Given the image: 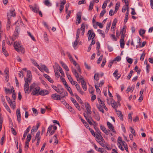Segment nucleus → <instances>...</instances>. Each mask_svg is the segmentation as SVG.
<instances>
[{
  "label": "nucleus",
  "mask_w": 153,
  "mask_h": 153,
  "mask_svg": "<svg viewBox=\"0 0 153 153\" xmlns=\"http://www.w3.org/2000/svg\"><path fill=\"white\" fill-rule=\"evenodd\" d=\"M97 100L99 104H97V107L100 111L103 113H104V111L103 109V107L105 106V105L103 102L102 101L100 98H98Z\"/></svg>",
  "instance_id": "obj_1"
},
{
  "label": "nucleus",
  "mask_w": 153,
  "mask_h": 153,
  "mask_svg": "<svg viewBox=\"0 0 153 153\" xmlns=\"http://www.w3.org/2000/svg\"><path fill=\"white\" fill-rule=\"evenodd\" d=\"M14 46L16 51L18 52H24V48L19 42H15L14 44Z\"/></svg>",
  "instance_id": "obj_2"
},
{
  "label": "nucleus",
  "mask_w": 153,
  "mask_h": 153,
  "mask_svg": "<svg viewBox=\"0 0 153 153\" xmlns=\"http://www.w3.org/2000/svg\"><path fill=\"white\" fill-rule=\"evenodd\" d=\"M118 144L119 148L122 151L124 150V148L123 147V146L127 152L128 151V149L127 145L126 143L124 141H121V142H119Z\"/></svg>",
  "instance_id": "obj_3"
},
{
  "label": "nucleus",
  "mask_w": 153,
  "mask_h": 153,
  "mask_svg": "<svg viewBox=\"0 0 153 153\" xmlns=\"http://www.w3.org/2000/svg\"><path fill=\"white\" fill-rule=\"evenodd\" d=\"M72 71L78 81L79 80L81 82V81H83V80L84 81V80L82 76H81V75L79 76V75L77 72L76 70L74 69L73 68H72Z\"/></svg>",
  "instance_id": "obj_4"
},
{
  "label": "nucleus",
  "mask_w": 153,
  "mask_h": 153,
  "mask_svg": "<svg viewBox=\"0 0 153 153\" xmlns=\"http://www.w3.org/2000/svg\"><path fill=\"white\" fill-rule=\"evenodd\" d=\"M16 16V14L14 9L10 10V12L7 13V20H10L11 19V16L15 17Z\"/></svg>",
  "instance_id": "obj_5"
},
{
  "label": "nucleus",
  "mask_w": 153,
  "mask_h": 153,
  "mask_svg": "<svg viewBox=\"0 0 153 153\" xmlns=\"http://www.w3.org/2000/svg\"><path fill=\"white\" fill-rule=\"evenodd\" d=\"M40 131H38L36 134L35 139H33L32 140V142L33 143L34 142L35 140H37V142L36 143V145L37 146H38V145H39V144L40 140V139H41V137L40 136Z\"/></svg>",
  "instance_id": "obj_6"
},
{
  "label": "nucleus",
  "mask_w": 153,
  "mask_h": 153,
  "mask_svg": "<svg viewBox=\"0 0 153 153\" xmlns=\"http://www.w3.org/2000/svg\"><path fill=\"white\" fill-rule=\"evenodd\" d=\"M85 105L87 110V111L86 112V114L89 116V115H90L91 113V106L89 103L88 102L85 103Z\"/></svg>",
  "instance_id": "obj_7"
},
{
  "label": "nucleus",
  "mask_w": 153,
  "mask_h": 153,
  "mask_svg": "<svg viewBox=\"0 0 153 153\" xmlns=\"http://www.w3.org/2000/svg\"><path fill=\"white\" fill-rule=\"evenodd\" d=\"M88 34L89 36L88 37V40L89 41H90L91 39L92 40L95 37V34L93 32L92 30H89L88 31Z\"/></svg>",
  "instance_id": "obj_8"
},
{
  "label": "nucleus",
  "mask_w": 153,
  "mask_h": 153,
  "mask_svg": "<svg viewBox=\"0 0 153 153\" xmlns=\"http://www.w3.org/2000/svg\"><path fill=\"white\" fill-rule=\"evenodd\" d=\"M29 82L25 81V83L24 85V90L25 93H30V90H29Z\"/></svg>",
  "instance_id": "obj_9"
},
{
  "label": "nucleus",
  "mask_w": 153,
  "mask_h": 153,
  "mask_svg": "<svg viewBox=\"0 0 153 153\" xmlns=\"http://www.w3.org/2000/svg\"><path fill=\"white\" fill-rule=\"evenodd\" d=\"M27 78L26 79L25 78V81L28 82H29V83H30L32 79L31 72L29 70L27 71Z\"/></svg>",
  "instance_id": "obj_10"
},
{
  "label": "nucleus",
  "mask_w": 153,
  "mask_h": 153,
  "mask_svg": "<svg viewBox=\"0 0 153 153\" xmlns=\"http://www.w3.org/2000/svg\"><path fill=\"white\" fill-rule=\"evenodd\" d=\"M83 115L86 120L89 123V124L91 125H92L93 123L90 120H91L92 121V118L90 115H89V116L88 115H86L85 113H83Z\"/></svg>",
  "instance_id": "obj_11"
},
{
  "label": "nucleus",
  "mask_w": 153,
  "mask_h": 153,
  "mask_svg": "<svg viewBox=\"0 0 153 153\" xmlns=\"http://www.w3.org/2000/svg\"><path fill=\"white\" fill-rule=\"evenodd\" d=\"M40 88L39 86H36L32 91L31 95H38L40 90Z\"/></svg>",
  "instance_id": "obj_12"
},
{
  "label": "nucleus",
  "mask_w": 153,
  "mask_h": 153,
  "mask_svg": "<svg viewBox=\"0 0 153 153\" xmlns=\"http://www.w3.org/2000/svg\"><path fill=\"white\" fill-rule=\"evenodd\" d=\"M38 68L41 72H43V71L44 70L47 73H49L48 69L45 65H42L40 66H39V67H38Z\"/></svg>",
  "instance_id": "obj_13"
},
{
  "label": "nucleus",
  "mask_w": 153,
  "mask_h": 153,
  "mask_svg": "<svg viewBox=\"0 0 153 153\" xmlns=\"http://www.w3.org/2000/svg\"><path fill=\"white\" fill-rule=\"evenodd\" d=\"M5 41L4 40H3L2 41V50L4 54L6 56H7L8 55L7 51L5 50Z\"/></svg>",
  "instance_id": "obj_14"
},
{
  "label": "nucleus",
  "mask_w": 153,
  "mask_h": 153,
  "mask_svg": "<svg viewBox=\"0 0 153 153\" xmlns=\"http://www.w3.org/2000/svg\"><path fill=\"white\" fill-rule=\"evenodd\" d=\"M20 29V27L19 26H17L16 27L15 32L13 34V37H16L18 36Z\"/></svg>",
  "instance_id": "obj_15"
},
{
  "label": "nucleus",
  "mask_w": 153,
  "mask_h": 153,
  "mask_svg": "<svg viewBox=\"0 0 153 153\" xmlns=\"http://www.w3.org/2000/svg\"><path fill=\"white\" fill-rule=\"evenodd\" d=\"M29 7L30 9L32 10L33 12L35 13H37L39 11V9L38 6L36 4L35 5V6L33 7L32 5H29Z\"/></svg>",
  "instance_id": "obj_16"
},
{
  "label": "nucleus",
  "mask_w": 153,
  "mask_h": 153,
  "mask_svg": "<svg viewBox=\"0 0 153 153\" xmlns=\"http://www.w3.org/2000/svg\"><path fill=\"white\" fill-rule=\"evenodd\" d=\"M16 113L18 122L19 123H21V117L20 111L19 109H18L16 110Z\"/></svg>",
  "instance_id": "obj_17"
},
{
  "label": "nucleus",
  "mask_w": 153,
  "mask_h": 153,
  "mask_svg": "<svg viewBox=\"0 0 153 153\" xmlns=\"http://www.w3.org/2000/svg\"><path fill=\"white\" fill-rule=\"evenodd\" d=\"M71 100L72 102H73V103L75 105V106L80 111L81 110L80 107L78 103L73 98H71Z\"/></svg>",
  "instance_id": "obj_18"
},
{
  "label": "nucleus",
  "mask_w": 153,
  "mask_h": 153,
  "mask_svg": "<svg viewBox=\"0 0 153 153\" xmlns=\"http://www.w3.org/2000/svg\"><path fill=\"white\" fill-rule=\"evenodd\" d=\"M51 97L53 100H59L61 99L60 96L56 94H52Z\"/></svg>",
  "instance_id": "obj_19"
},
{
  "label": "nucleus",
  "mask_w": 153,
  "mask_h": 153,
  "mask_svg": "<svg viewBox=\"0 0 153 153\" xmlns=\"http://www.w3.org/2000/svg\"><path fill=\"white\" fill-rule=\"evenodd\" d=\"M49 93V92L47 90H44L40 91L39 93V94L42 96H44L48 94Z\"/></svg>",
  "instance_id": "obj_20"
},
{
  "label": "nucleus",
  "mask_w": 153,
  "mask_h": 153,
  "mask_svg": "<svg viewBox=\"0 0 153 153\" xmlns=\"http://www.w3.org/2000/svg\"><path fill=\"white\" fill-rule=\"evenodd\" d=\"M107 125L108 128L112 131L113 132H115L114 128L113 125L109 122H107Z\"/></svg>",
  "instance_id": "obj_21"
},
{
  "label": "nucleus",
  "mask_w": 153,
  "mask_h": 153,
  "mask_svg": "<svg viewBox=\"0 0 153 153\" xmlns=\"http://www.w3.org/2000/svg\"><path fill=\"white\" fill-rule=\"evenodd\" d=\"M66 3L65 1H62L60 3L59 7L60 13H61L62 11L64 8V5Z\"/></svg>",
  "instance_id": "obj_22"
},
{
  "label": "nucleus",
  "mask_w": 153,
  "mask_h": 153,
  "mask_svg": "<svg viewBox=\"0 0 153 153\" xmlns=\"http://www.w3.org/2000/svg\"><path fill=\"white\" fill-rule=\"evenodd\" d=\"M59 94H60L61 99L64 97L68 95L67 92L66 91H63L62 92L60 91Z\"/></svg>",
  "instance_id": "obj_23"
},
{
  "label": "nucleus",
  "mask_w": 153,
  "mask_h": 153,
  "mask_svg": "<svg viewBox=\"0 0 153 153\" xmlns=\"http://www.w3.org/2000/svg\"><path fill=\"white\" fill-rule=\"evenodd\" d=\"M43 76L50 82L51 83H53V82H54L53 80L47 74H43Z\"/></svg>",
  "instance_id": "obj_24"
},
{
  "label": "nucleus",
  "mask_w": 153,
  "mask_h": 153,
  "mask_svg": "<svg viewBox=\"0 0 153 153\" xmlns=\"http://www.w3.org/2000/svg\"><path fill=\"white\" fill-rule=\"evenodd\" d=\"M96 141L101 146L103 143V142H104V139L102 137L97 138Z\"/></svg>",
  "instance_id": "obj_25"
},
{
  "label": "nucleus",
  "mask_w": 153,
  "mask_h": 153,
  "mask_svg": "<svg viewBox=\"0 0 153 153\" xmlns=\"http://www.w3.org/2000/svg\"><path fill=\"white\" fill-rule=\"evenodd\" d=\"M60 62L63 68L66 71H69V68L62 61H60Z\"/></svg>",
  "instance_id": "obj_26"
},
{
  "label": "nucleus",
  "mask_w": 153,
  "mask_h": 153,
  "mask_svg": "<svg viewBox=\"0 0 153 153\" xmlns=\"http://www.w3.org/2000/svg\"><path fill=\"white\" fill-rule=\"evenodd\" d=\"M81 13L80 12H79L78 13L76 21H77L78 24H80V20L81 19Z\"/></svg>",
  "instance_id": "obj_27"
},
{
  "label": "nucleus",
  "mask_w": 153,
  "mask_h": 153,
  "mask_svg": "<svg viewBox=\"0 0 153 153\" xmlns=\"http://www.w3.org/2000/svg\"><path fill=\"white\" fill-rule=\"evenodd\" d=\"M118 71L117 70H116L113 74V76L117 79H119L120 76V75L118 73Z\"/></svg>",
  "instance_id": "obj_28"
},
{
  "label": "nucleus",
  "mask_w": 153,
  "mask_h": 153,
  "mask_svg": "<svg viewBox=\"0 0 153 153\" xmlns=\"http://www.w3.org/2000/svg\"><path fill=\"white\" fill-rule=\"evenodd\" d=\"M75 86L77 90L80 93L82 94H83V92L82 90L79 85L76 84L75 85Z\"/></svg>",
  "instance_id": "obj_29"
},
{
  "label": "nucleus",
  "mask_w": 153,
  "mask_h": 153,
  "mask_svg": "<svg viewBox=\"0 0 153 153\" xmlns=\"http://www.w3.org/2000/svg\"><path fill=\"white\" fill-rule=\"evenodd\" d=\"M81 30L82 31L81 34L82 36H83L85 32V25L84 23H82L81 25Z\"/></svg>",
  "instance_id": "obj_30"
},
{
  "label": "nucleus",
  "mask_w": 153,
  "mask_h": 153,
  "mask_svg": "<svg viewBox=\"0 0 153 153\" xmlns=\"http://www.w3.org/2000/svg\"><path fill=\"white\" fill-rule=\"evenodd\" d=\"M116 111L117 112V114L120 118V119L123 121V118L121 112L120 111H117V110H116Z\"/></svg>",
  "instance_id": "obj_31"
},
{
  "label": "nucleus",
  "mask_w": 153,
  "mask_h": 153,
  "mask_svg": "<svg viewBox=\"0 0 153 153\" xmlns=\"http://www.w3.org/2000/svg\"><path fill=\"white\" fill-rule=\"evenodd\" d=\"M68 57L69 58V59L70 61H71V62L73 63L74 65H76V62L72 58L71 55L70 54H68Z\"/></svg>",
  "instance_id": "obj_32"
},
{
  "label": "nucleus",
  "mask_w": 153,
  "mask_h": 153,
  "mask_svg": "<svg viewBox=\"0 0 153 153\" xmlns=\"http://www.w3.org/2000/svg\"><path fill=\"white\" fill-rule=\"evenodd\" d=\"M81 85L83 89L85 90L86 91L87 90V87L86 85V83L84 81H81Z\"/></svg>",
  "instance_id": "obj_33"
},
{
  "label": "nucleus",
  "mask_w": 153,
  "mask_h": 153,
  "mask_svg": "<svg viewBox=\"0 0 153 153\" xmlns=\"http://www.w3.org/2000/svg\"><path fill=\"white\" fill-rule=\"evenodd\" d=\"M80 118L82 121V122L83 123V124L86 127V128H88L89 127V126L87 123L84 120L82 117H80Z\"/></svg>",
  "instance_id": "obj_34"
},
{
  "label": "nucleus",
  "mask_w": 153,
  "mask_h": 153,
  "mask_svg": "<svg viewBox=\"0 0 153 153\" xmlns=\"http://www.w3.org/2000/svg\"><path fill=\"white\" fill-rule=\"evenodd\" d=\"M97 134L96 135V138H100L101 137H102V136L100 134H101V132L99 130V129L98 128H97Z\"/></svg>",
  "instance_id": "obj_35"
},
{
  "label": "nucleus",
  "mask_w": 153,
  "mask_h": 153,
  "mask_svg": "<svg viewBox=\"0 0 153 153\" xmlns=\"http://www.w3.org/2000/svg\"><path fill=\"white\" fill-rule=\"evenodd\" d=\"M137 38L138 39V40L137 41V43L138 44V45H137L136 46V48H140V46L141 45V44L142 42L141 39L138 36L137 37Z\"/></svg>",
  "instance_id": "obj_36"
},
{
  "label": "nucleus",
  "mask_w": 153,
  "mask_h": 153,
  "mask_svg": "<svg viewBox=\"0 0 153 153\" xmlns=\"http://www.w3.org/2000/svg\"><path fill=\"white\" fill-rule=\"evenodd\" d=\"M100 77V75L98 73H96L94 75V79L97 82L99 79Z\"/></svg>",
  "instance_id": "obj_37"
},
{
  "label": "nucleus",
  "mask_w": 153,
  "mask_h": 153,
  "mask_svg": "<svg viewBox=\"0 0 153 153\" xmlns=\"http://www.w3.org/2000/svg\"><path fill=\"white\" fill-rule=\"evenodd\" d=\"M128 4H125L124 6L123 7L122 9V11L123 12H125L126 10L128 9V10L129 7H128Z\"/></svg>",
  "instance_id": "obj_38"
},
{
  "label": "nucleus",
  "mask_w": 153,
  "mask_h": 153,
  "mask_svg": "<svg viewBox=\"0 0 153 153\" xmlns=\"http://www.w3.org/2000/svg\"><path fill=\"white\" fill-rule=\"evenodd\" d=\"M126 32V27L124 26L123 28L121 29L120 34L121 35L125 34Z\"/></svg>",
  "instance_id": "obj_39"
},
{
  "label": "nucleus",
  "mask_w": 153,
  "mask_h": 153,
  "mask_svg": "<svg viewBox=\"0 0 153 153\" xmlns=\"http://www.w3.org/2000/svg\"><path fill=\"white\" fill-rule=\"evenodd\" d=\"M97 31L99 34L101 35V36L105 38V35L104 34V32L100 29H98Z\"/></svg>",
  "instance_id": "obj_40"
},
{
  "label": "nucleus",
  "mask_w": 153,
  "mask_h": 153,
  "mask_svg": "<svg viewBox=\"0 0 153 153\" xmlns=\"http://www.w3.org/2000/svg\"><path fill=\"white\" fill-rule=\"evenodd\" d=\"M45 5L47 6H51V4L49 1V0H45L44 2Z\"/></svg>",
  "instance_id": "obj_41"
},
{
  "label": "nucleus",
  "mask_w": 153,
  "mask_h": 153,
  "mask_svg": "<svg viewBox=\"0 0 153 153\" xmlns=\"http://www.w3.org/2000/svg\"><path fill=\"white\" fill-rule=\"evenodd\" d=\"M94 1H91L90 2V4H89V10L90 11L93 8V7L94 6Z\"/></svg>",
  "instance_id": "obj_42"
},
{
  "label": "nucleus",
  "mask_w": 153,
  "mask_h": 153,
  "mask_svg": "<svg viewBox=\"0 0 153 153\" xmlns=\"http://www.w3.org/2000/svg\"><path fill=\"white\" fill-rule=\"evenodd\" d=\"M66 74L68 80L70 82H71L73 80V79L71 77V76L68 73V72H66Z\"/></svg>",
  "instance_id": "obj_43"
},
{
  "label": "nucleus",
  "mask_w": 153,
  "mask_h": 153,
  "mask_svg": "<svg viewBox=\"0 0 153 153\" xmlns=\"http://www.w3.org/2000/svg\"><path fill=\"white\" fill-rule=\"evenodd\" d=\"M36 87V84L35 83H33L30 86V92L31 91L33 90V89Z\"/></svg>",
  "instance_id": "obj_44"
},
{
  "label": "nucleus",
  "mask_w": 153,
  "mask_h": 153,
  "mask_svg": "<svg viewBox=\"0 0 153 153\" xmlns=\"http://www.w3.org/2000/svg\"><path fill=\"white\" fill-rule=\"evenodd\" d=\"M30 60L31 61L32 63L35 66H36L37 68L39 67V65L37 63L36 61L33 59H31Z\"/></svg>",
  "instance_id": "obj_45"
},
{
  "label": "nucleus",
  "mask_w": 153,
  "mask_h": 153,
  "mask_svg": "<svg viewBox=\"0 0 153 153\" xmlns=\"http://www.w3.org/2000/svg\"><path fill=\"white\" fill-rule=\"evenodd\" d=\"M94 116L95 119L97 121H99L100 120V116L98 114H95Z\"/></svg>",
  "instance_id": "obj_46"
},
{
  "label": "nucleus",
  "mask_w": 153,
  "mask_h": 153,
  "mask_svg": "<svg viewBox=\"0 0 153 153\" xmlns=\"http://www.w3.org/2000/svg\"><path fill=\"white\" fill-rule=\"evenodd\" d=\"M120 42L121 48H124V46L125 45V43L124 42V40H120Z\"/></svg>",
  "instance_id": "obj_47"
},
{
  "label": "nucleus",
  "mask_w": 153,
  "mask_h": 153,
  "mask_svg": "<svg viewBox=\"0 0 153 153\" xmlns=\"http://www.w3.org/2000/svg\"><path fill=\"white\" fill-rule=\"evenodd\" d=\"M65 88H66L68 91L69 92V93L71 95H73V93L72 92L71 88L70 87L68 86V85L66 86Z\"/></svg>",
  "instance_id": "obj_48"
},
{
  "label": "nucleus",
  "mask_w": 153,
  "mask_h": 153,
  "mask_svg": "<svg viewBox=\"0 0 153 153\" xmlns=\"http://www.w3.org/2000/svg\"><path fill=\"white\" fill-rule=\"evenodd\" d=\"M111 105L113 108L115 109L116 111L117 110V105L116 103L115 102H113V103H111Z\"/></svg>",
  "instance_id": "obj_49"
},
{
  "label": "nucleus",
  "mask_w": 153,
  "mask_h": 153,
  "mask_svg": "<svg viewBox=\"0 0 153 153\" xmlns=\"http://www.w3.org/2000/svg\"><path fill=\"white\" fill-rule=\"evenodd\" d=\"M108 2H109L108 1L106 0L104 1V3L102 5V8L103 9H105L107 5V4Z\"/></svg>",
  "instance_id": "obj_50"
},
{
  "label": "nucleus",
  "mask_w": 153,
  "mask_h": 153,
  "mask_svg": "<svg viewBox=\"0 0 153 153\" xmlns=\"http://www.w3.org/2000/svg\"><path fill=\"white\" fill-rule=\"evenodd\" d=\"M3 105L6 108V109L7 110V111L10 112V109L9 108V107L7 105V103L6 102H4L3 104Z\"/></svg>",
  "instance_id": "obj_51"
},
{
  "label": "nucleus",
  "mask_w": 153,
  "mask_h": 153,
  "mask_svg": "<svg viewBox=\"0 0 153 153\" xmlns=\"http://www.w3.org/2000/svg\"><path fill=\"white\" fill-rule=\"evenodd\" d=\"M146 30H144L141 29L139 31V33L140 35L142 36L145 33Z\"/></svg>",
  "instance_id": "obj_52"
},
{
  "label": "nucleus",
  "mask_w": 153,
  "mask_h": 153,
  "mask_svg": "<svg viewBox=\"0 0 153 153\" xmlns=\"http://www.w3.org/2000/svg\"><path fill=\"white\" fill-rule=\"evenodd\" d=\"M10 20H7L6 28L7 30H8L10 29Z\"/></svg>",
  "instance_id": "obj_53"
},
{
  "label": "nucleus",
  "mask_w": 153,
  "mask_h": 153,
  "mask_svg": "<svg viewBox=\"0 0 153 153\" xmlns=\"http://www.w3.org/2000/svg\"><path fill=\"white\" fill-rule=\"evenodd\" d=\"M79 40H75L73 43V46L74 48H75L78 43L79 42Z\"/></svg>",
  "instance_id": "obj_54"
},
{
  "label": "nucleus",
  "mask_w": 153,
  "mask_h": 153,
  "mask_svg": "<svg viewBox=\"0 0 153 153\" xmlns=\"http://www.w3.org/2000/svg\"><path fill=\"white\" fill-rule=\"evenodd\" d=\"M134 71L137 72V73L138 74H140V69H138V67L137 66H136L134 67Z\"/></svg>",
  "instance_id": "obj_55"
},
{
  "label": "nucleus",
  "mask_w": 153,
  "mask_h": 153,
  "mask_svg": "<svg viewBox=\"0 0 153 153\" xmlns=\"http://www.w3.org/2000/svg\"><path fill=\"white\" fill-rule=\"evenodd\" d=\"M106 12V10L105 9H104L103 10H102L100 14V17H102L104 16V14Z\"/></svg>",
  "instance_id": "obj_56"
},
{
  "label": "nucleus",
  "mask_w": 153,
  "mask_h": 153,
  "mask_svg": "<svg viewBox=\"0 0 153 153\" xmlns=\"http://www.w3.org/2000/svg\"><path fill=\"white\" fill-rule=\"evenodd\" d=\"M111 26V23H109V24H108L107 25L106 30L105 32L107 33L110 28Z\"/></svg>",
  "instance_id": "obj_57"
},
{
  "label": "nucleus",
  "mask_w": 153,
  "mask_h": 153,
  "mask_svg": "<svg viewBox=\"0 0 153 153\" xmlns=\"http://www.w3.org/2000/svg\"><path fill=\"white\" fill-rule=\"evenodd\" d=\"M133 73V70H131L130 71V73L127 77V79H130L131 76L132 75V74Z\"/></svg>",
  "instance_id": "obj_58"
},
{
  "label": "nucleus",
  "mask_w": 153,
  "mask_h": 153,
  "mask_svg": "<svg viewBox=\"0 0 153 153\" xmlns=\"http://www.w3.org/2000/svg\"><path fill=\"white\" fill-rule=\"evenodd\" d=\"M31 136L30 134H28L27 137V140L26 141L29 142L31 139Z\"/></svg>",
  "instance_id": "obj_59"
},
{
  "label": "nucleus",
  "mask_w": 153,
  "mask_h": 153,
  "mask_svg": "<svg viewBox=\"0 0 153 153\" xmlns=\"http://www.w3.org/2000/svg\"><path fill=\"white\" fill-rule=\"evenodd\" d=\"M89 129L90 131L92 134L96 137V135L94 130L92 129L91 128L89 127Z\"/></svg>",
  "instance_id": "obj_60"
},
{
  "label": "nucleus",
  "mask_w": 153,
  "mask_h": 153,
  "mask_svg": "<svg viewBox=\"0 0 153 153\" xmlns=\"http://www.w3.org/2000/svg\"><path fill=\"white\" fill-rule=\"evenodd\" d=\"M52 87L58 93H59L61 91L60 89L58 88L56 86H53Z\"/></svg>",
  "instance_id": "obj_61"
},
{
  "label": "nucleus",
  "mask_w": 153,
  "mask_h": 153,
  "mask_svg": "<svg viewBox=\"0 0 153 153\" xmlns=\"http://www.w3.org/2000/svg\"><path fill=\"white\" fill-rule=\"evenodd\" d=\"M103 57V55H102L100 56L99 58L97 60V64H99L100 63L102 60V59Z\"/></svg>",
  "instance_id": "obj_62"
},
{
  "label": "nucleus",
  "mask_w": 153,
  "mask_h": 153,
  "mask_svg": "<svg viewBox=\"0 0 153 153\" xmlns=\"http://www.w3.org/2000/svg\"><path fill=\"white\" fill-rule=\"evenodd\" d=\"M111 37L113 40L114 41H117V39L116 38V37L115 36V35L114 34H111Z\"/></svg>",
  "instance_id": "obj_63"
},
{
  "label": "nucleus",
  "mask_w": 153,
  "mask_h": 153,
  "mask_svg": "<svg viewBox=\"0 0 153 153\" xmlns=\"http://www.w3.org/2000/svg\"><path fill=\"white\" fill-rule=\"evenodd\" d=\"M62 81L63 82V84L65 85V87L68 85L64 78H62Z\"/></svg>",
  "instance_id": "obj_64"
}]
</instances>
